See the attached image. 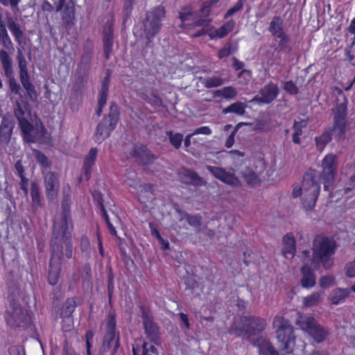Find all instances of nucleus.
<instances>
[{
	"instance_id": "14",
	"label": "nucleus",
	"mask_w": 355,
	"mask_h": 355,
	"mask_svg": "<svg viewBox=\"0 0 355 355\" xmlns=\"http://www.w3.org/2000/svg\"><path fill=\"white\" fill-rule=\"evenodd\" d=\"M140 311L147 338L150 342L159 345L158 328L153 321L151 313L143 306H140Z\"/></svg>"
},
{
	"instance_id": "63",
	"label": "nucleus",
	"mask_w": 355,
	"mask_h": 355,
	"mask_svg": "<svg viewBox=\"0 0 355 355\" xmlns=\"http://www.w3.org/2000/svg\"><path fill=\"white\" fill-rule=\"evenodd\" d=\"M211 132L212 131L209 126H202L200 128L196 129L192 132V135H193V136L199 134L209 135L211 134Z\"/></svg>"
},
{
	"instance_id": "59",
	"label": "nucleus",
	"mask_w": 355,
	"mask_h": 355,
	"mask_svg": "<svg viewBox=\"0 0 355 355\" xmlns=\"http://www.w3.org/2000/svg\"><path fill=\"white\" fill-rule=\"evenodd\" d=\"M345 274L349 277H355V260L346 264Z\"/></svg>"
},
{
	"instance_id": "61",
	"label": "nucleus",
	"mask_w": 355,
	"mask_h": 355,
	"mask_svg": "<svg viewBox=\"0 0 355 355\" xmlns=\"http://www.w3.org/2000/svg\"><path fill=\"white\" fill-rule=\"evenodd\" d=\"M21 0H0V3L4 6H10L13 10H18V6Z\"/></svg>"
},
{
	"instance_id": "56",
	"label": "nucleus",
	"mask_w": 355,
	"mask_h": 355,
	"mask_svg": "<svg viewBox=\"0 0 355 355\" xmlns=\"http://www.w3.org/2000/svg\"><path fill=\"white\" fill-rule=\"evenodd\" d=\"M243 7V2L242 0H239L237 3L230 9H229L225 15V18L233 15L234 13L240 11Z\"/></svg>"
},
{
	"instance_id": "26",
	"label": "nucleus",
	"mask_w": 355,
	"mask_h": 355,
	"mask_svg": "<svg viewBox=\"0 0 355 355\" xmlns=\"http://www.w3.org/2000/svg\"><path fill=\"white\" fill-rule=\"evenodd\" d=\"M350 291L348 288H336L331 291L328 300L334 305H339L343 303L349 296Z\"/></svg>"
},
{
	"instance_id": "16",
	"label": "nucleus",
	"mask_w": 355,
	"mask_h": 355,
	"mask_svg": "<svg viewBox=\"0 0 355 355\" xmlns=\"http://www.w3.org/2000/svg\"><path fill=\"white\" fill-rule=\"evenodd\" d=\"M44 180L47 198L49 200H54L60 188L58 174L51 171L47 172L44 175Z\"/></svg>"
},
{
	"instance_id": "46",
	"label": "nucleus",
	"mask_w": 355,
	"mask_h": 355,
	"mask_svg": "<svg viewBox=\"0 0 355 355\" xmlns=\"http://www.w3.org/2000/svg\"><path fill=\"white\" fill-rule=\"evenodd\" d=\"M80 248L81 252L87 259L90 257L91 246L89 239L86 236H83L80 241Z\"/></svg>"
},
{
	"instance_id": "54",
	"label": "nucleus",
	"mask_w": 355,
	"mask_h": 355,
	"mask_svg": "<svg viewBox=\"0 0 355 355\" xmlns=\"http://www.w3.org/2000/svg\"><path fill=\"white\" fill-rule=\"evenodd\" d=\"M75 300L73 299H68L63 306V313L65 315H70L75 310Z\"/></svg>"
},
{
	"instance_id": "35",
	"label": "nucleus",
	"mask_w": 355,
	"mask_h": 355,
	"mask_svg": "<svg viewBox=\"0 0 355 355\" xmlns=\"http://www.w3.org/2000/svg\"><path fill=\"white\" fill-rule=\"evenodd\" d=\"M199 80L205 87L208 89L220 87L226 82V80L220 76L215 75L205 78L200 77Z\"/></svg>"
},
{
	"instance_id": "17",
	"label": "nucleus",
	"mask_w": 355,
	"mask_h": 355,
	"mask_svg": "<svg viewBox=\"0 0 355 355\" xmlns=\"http://www.w3.org/2000/svg\"><path fill=\"white\" fill-rule=\"evenodd\" d=\"M130 155L144 165L150 164L155 160V157L148 150L146 146L142 145L133 146Z\"/></svg>"
},
{
	"instance_id": "31",
	"label": "nucleus",
	"mask_w": 355,
	"mask_h": 355,
	"mask_svg": "<svg viewBox=\"0 0 355 355\" xmlns=\"http://www.w3.org/2000/svg\"><path fill=\"white\" fill-rule=\"evenodd\" d=\"M126 179L125 180V183L133 189H137L139 188H142V190H145L146 191L151 192V186L149 184H145L143 187L140 184V181L138 179L137 174L135 171H130L126 174Z\"/></svg>"
},
{
	"instance_id": "52",
	"label": "nucleus",
	"mask_w": 355,
	"mask_h": 355,
	"mask_svg": "<svg viewBox=\"0 0 355 355\" xmlns=\"http://www.w3.org/2000/svg\"><path fill=\"white\" fill-rule=\"evenodd\" d=\"M335 278L332 275H324L320 278V286L322 288H327L334 285Z\"/></svg>"
},
{
	"instance_id": "55",
	"label": "nucleus",
	"mask_w": 355,
	"mask_h": 355,
	"mask_svg": "<svg viewBox=\"0 0 355 355\" xmlns=\"http://www.w3.org/2000/svg\"><path fill=\"white\" fill-rule=\"evenodd\" d=\"M184 175L187 177V182L197 183L202 181V179L193 171L186 170Z\"/></svg>"
},
{
	"instance_id": "38",
	"label": "nucleus",
	"mask_w": 355,
	"mask_h": 355,
	"mask_svg": "<svg viewBox=\"0 0 355 355\" xmlns=\"http://www.w3.org/2000/svg\"><path fill=\"white\" fill-rule=\"evenodd\" d=\"M23 87L26 91L27 95L30 100L33 102H36L37 100V93L35 90V86L30 80V76H25L19 78Z\"/></svg>"
},
{
	"instance_id": "15",
	"label": "nucleus",
	"mask_w": 355,
	"mask_h": 355,
	"mask_svg": "<svg viewBox=\"0 0 355 355\" xmlns=\"http://www.w3.org/2000/svg\"><path fill=\"white\" fill-rule=\"evenodd\" d=\"M207 169L214 176L223 183L231 187H239V180L234 173L227 171L225 168L216 166H207Z\"/></svg>"
},
{
	"instance_id": "11",
	"label": "nucleus",
	"mask_w": 355,
	"mask_h": 355,
	"mask_svg": "<svg viewBox=\"0 0 355 355\" xmlns=\"http://www.w3.org/2000/svg\"><path fill=\"white\" fill-rule=\"evenodd\" d=\"M106 331L103 337L101 354L106 353L112 347V355H115L119 347V334L116 332V320L112 314H109L106 322Z\"/></svg>"
},
{
	"instance_id": "27",
	"label": "nucleus",
	"mask_w": 355,
	"mask_h": 355,
	"mask_svg": "<svg viewBox=\"0 0 355 355\" xmlns=\"http://www.w3.org/2000/svg\"><path fill=\"white\" fill-rule=\"evenodd\" d=\"M234 26L235 22L234 20H230L218 29H215L213 27V29L209 33V37L211 40L223 38L225 37L229 33L233 31Z\"/></svg>"
},
{
	"instance_id": "45",
	"label": "nucleus",
	"mask_w": 355,
	"mask_h": 355,
	"mask_svg": "<svg viewBox=\"0 0 355 355\" xmlns=\"http://www.w3.org/2000/svg\"><path fill=\"white\" fill-rule=\"evenodd\" d=\"M31 196L32 198L33 206L34 207L40 206V191L38 185L35 182L31 183Z\"/></svg>"
},
{
	"instance_id": "40",
	"label": "nucleus",
	"mask_w": 355,
	"mask_h": 355,
	"mask_svg": "<svg viewBox=\"0 0 355 355\" xmlns=\"http://www.w3.org/2000/svg\"><path fill=\"white\" fill-rule=\"evenodd\" d=\"M0 42L4 49L13 51V43L8 33L3 21H0Z\"/></svg>"
},
{
	"instance_id": "32",
	"label": "nucleus",
	"mask_w": 355,
	"mask_h": 355,
	"mask_svg": "<svg viewBox=\"0 0 355 355\" xmlns=\"http://www.w3.org/2000/svg\"><path fill=\"white\" fill-rule=\"evenodd\" d=\"M324 293L322 291H317L304 297L302 299V304L306 307L315 306L323 301Z\"/></svg>"
},
{
	"instance_id": "62",
	"label": "nucleus",
	"mask_w": 355,
	"mask_h": 355,
	"mask_svg": "<svg viewBox=\"0 0 355 355\" xmlns=\"http://www.w3.org/2000/svg\"><path fill=\"white\" fill-rule=\"evenodd\" d=\"M191 17V12L190 8H185L184 11L180 12V18L183 24L189 26V24H185L190 19Z\"/></svg>"
},
{
	"instance_id": "39",
	"label": "nucleus",
	"mask_w": 355,
	"mask_h": 355,
	"mask_svg": "<svg viewBox=\"0 0 355 355\" xmlns=\"http://www.w3.org/2000/svg\"><path fill=\"white\" fill-rule=\"evenodd\" d=\"M96 155L97 150L96 148H92L84 160L83 170L86 180H88L89 178L90 168L94 164Z\"/></svg>"
},
{
	"instance_id": "2",
	"label": "nucleus",
	"mask_w": 355,
	"mask_h": 355,
	"mask_svg": "<svg viewBox=\"0 0 355 355\" xmlns=\"http://www.w3.org/2000/svg\"><path fill=\"white\" fill-rule=\"evenodd\" d=\"M336 249V244L333 239L317 236L313 241L311 264L315 269L322 267L329 270L334 264V256Z\"/></svg>"
},
{
	"instance_id": "60",
	"label": "nucleus",
	"mask_w": 355,
	"mask_h": 355,
	"mask_svg": "<svg viewBox=\"0 0 355 355\" xmlns=\"http://www.w3.org/2000/svg\"><path fill=\"white\" fill-rule=\"evenodd\" d=\"M10 355H25V351L22 346L15 345L8 349Z\"/></svg>"
},
{
	"instance_id": "58",
	"label": "nucleus",
	"mask_w": 355,
	"mask_h": 355,
	"mask_svg": "<svg viewBox=\"0 0 355 355\" xmlns=\"http://www.w3.org/2000/svg\"><path fill=\"white\" fill-rule=\"evenodd\" d=\"M283 88L290 94H296L297 93V87L292 81L285 82Z\"/></svg>"
},
{
	"instance_id": "44",
	"label": "nucleus",
	"mask_w": 355,
	"mask_h": 355,
	"mask_svg": "<svg viewBox=\"0 0 355 355\" xmlns=\"http://www.w3.org/2000/svg\"><path fill=\"white\" fill-rule=\"evenodd\" d=\"M166 134L168 137L171 144L176 149L180 148L183 140V135L178 132L173 133L172 131H167Z\"/></svg>"
},
{
	"instance_id": "6",
	"label": "nucleus",
	"mask_w": 355,
	"mask_h": 355,
	"mask_svg": "<svg viewBox=\"0 0 355 355\" xmlns=\"http://www.w3.org/2000/svg\"><path fill=\"white\" fill-rule=\"evenodd\" d=\"M23 108L21 103H16L15 108V115L19 122V125L23 135L24 140L27 143H34L42 137L44 132L43 125L40 126V130H35L33 125L29 122L30 112L27 111L28 103L24 102Z\"/></svg>"
},
{
	"instance_id": "57",
	"label": "nucleus",
	"mask_w": 355,
	"mask_h": 355,
	"mask_svg": "<svg viewBox=\"0 0 355 355\" xmlns=\"http://www.w3.org/2000/svg\"><path fill=\"white\" fill-rule=\"evenodd\" d=\"M233 53L232 49V46L230 44H227L224 46V47L220 49L218 53V58L219 59H222L223 58L227 57Z\"/></svg>"
},
{
	"instance_id": "24",
	"label": "nucleus",
	"mask_w": 355,
	"mask_h": 355,
	"mask_svg": "<svg viewBox=\"0 0 355 355\" xmlns=\"http://www.w3.org/2000/svg\"><path fill=\"white\" fill-rule=\"evenodd\" d=\"M220 0H211L203 3L200 12L202 17H207L210 15H218L222 8Z\"/></svg>"
},
{
	"instance_id": "8",
	"label": "nucleus",
	"mask_w": 355,
	"mask_h": 355,
	"mask_svg": "<svg viewBox=\"0 0 355 355\" xmlns=\"http://www.w3.org/2000/svg\"><path fill=\"white\" fill-rule=\"evenodd\" d=\"M119 119V110L116 104L112 103L110 113L98 124L94 135V139L97 143L103 142L116 128Z\"/></svg>"
},
{
	"instance_id": "5",
	"label": "nucleus",
	"mask_w": 355,
	"mask_h": 355,
	"mask_svg": "<svg viewBox=\"0 0 355 355\" xmlns=\"http://www.w3.org/2000/svg\"><path fill=\"white\" fill-rule=\"evenodd\" d=\"M267 325V321L264 318L246 315L241 317L239 322H234L230 328L229 333L251 341L252 338L263 331Z\"/></svg>"
},
{
	"instance_id": "41",
	"label": "nucleus",
	"mask_w": 355,
	"mask_h": 355,
	"mask_svg": "<svg viewBox=\"0 0 355 355\" xmlns=\"http://www.w3.org/2000/svg\"><path fill=\"white\" fill-rule=\"evenodd\" d=\"M245 107L246 105L245 103L237 101L224 108L222 111V113L225 114L228 113H233L241 116L245 114Z\"/></svg>"
},
{
	"instance_id": "48",
	"label": "nucleus",
	"mask_w": 355,
	"mask_h": 355,
	"mask_svg": "<svg viewBox=\"0 0 355 355\" xmlns=\"http://www.w3.org/2000/svg\"><path fill=\"white\" fill-rule=\"evenodd\" d=\"M279 40L278 41L277 46L275 49L277 51H282L286 49H288V51L291 50L290 46V38L289 37L285 34L280 37H279Z\"/></svg>"
},
{
	"instance_id": "28",
	"label": "nucleus",
	"mask_w": 355,
	"mask_h": 355,
	"mask_svg": "<svg viewBox=\"0 0 355 355\" xmlns=\"http://www.w3.org/2000/svg\"><path fill=\"white\" fill-rule=\"evenodd\" d=\"M70 202L67 198H64L62 202V213L60 220L55 222L54 225H58L59 226H67L68 229H72V223L70 217L69 212Z\"/></svg>"
},
{
	"instance_id": "10",
	"label": "nucleus",
	"mask_w": 355,
	"mask_h": 355,
	"mask_svg": "<svg viewBox=\"0 0 355 355\" xmlns=\"http://www.w3.org/2000/svg\"><path fill=\"white\" fill-rule=\"evenodd\" d=\"M296 325L308 333L316 342L323 341L327 335V331L311 316L300 314L295 321Z\"/></svg>"
},
{
	"instance_id": "42",
	"label": "nucleus",
	"mask_w": 355,
	"mask_h": 355,
	"mask_svg": "<svg viewBox=\"0 0 355 355\" xmlns=\"http://www.w3.org/2000/svg\"><path fill=\"white\" fill-rule=\"evenodd\" d=\"M241 174L245 182L249 184H256L259 182L257 175L250 168L245 167L241 171Z\"/></svg>"
},
{
	"instance_id": "25",
	"label": "nucleus",
	"mask_w": 355,
	"mask_h": 355,
	"mask_svg": "<svg viewBox=\"0 0 355 355\" xmlns=\"http://www.w3.org/2000/svg\"><path fill=\"white\" fill-rule=\"evenodd\" d=\"M61 11L62 19L67 26L74 24L75 5L72 0H68Z\"/></svg>"
},
{
	"instance_id": "34",
	"label": "nucleus",
	"mask_w": 355,
	"mask_h": 355,
	"mask_svg": "<svg viewBox=\"0 0 355 355\" xmlns=\"http://www.w3.org/2000/svg\"><path fill=\"white\" fill-rule=\"evenodd\" d=\"M346 121H335L331 133L338 141H343L345 138Z\"/></svg>"
},
{
	"instance_id": "21",
	"label": "nucleus",
	"mask_w": 355,
	"mask_h": 355,
	"mask_svg": "<svg viewBox=\"0 0 355 355\" xmlns=\"http://www.w3.org/2000/svg\"><path fill=\"white\" fill-rule=\"evenodd\" d=\"M15 123L10 119L3 117L0 125V140L3 144L10 141Z\"/></svg>"
},
{
	"instance_id": "19",
	"label": "nucleus",
	"mask_w": 355,
	"mask_h": 355,
	"mask_svg": "<svg viewBox=\"0 0 355 355\" xmlns=\"http://www.w3.org/2000/svg\"><path fill=\"white\" fill-rule=\"evenodd\" d=\"M278 94L277 85L273 83H270L261 89L260 96H257L256 100L261 103H270L277 98Z\"/></svg>"
},
{
	"instance_id": "1",
	"label": "nucleus",
	"mask_w": 355,
	"mask_h": 355,
	"mask_svg": "<svg viewBox=\"0 0 355 355\" xmlns=\"http://www.w3.org/2000/svg\"><path fill=\"white\" fill-rule=\"evenodd\" d=\"M337 167L336 156L334 154H328L322 160L320 175L316 170L309 169L304 173L301 185H296L293 188V197L302 196V204L305 209L311 210L315 206L320 189V177L324 182V190H328L329 187L334 181Z\"/></svg>"
},
{
	"instance_id": "29",
	"label": "nucleus",
	"mask_w": 355,
	"mask_h": 355,
	"mask_svg": "<svg viewBox=\"0 0 355 355\" xmlns=\"http://www.w3.org/2000/svg\"><path fill=\"white\" fill-rule=\"evenodd\" d=\"M64 263L60 261H54L51 259L49 262V270L48 281L51 285H55L59 279L62 265Z\"/></svg>"
},
{
	"instance_id": "64",
	"label": "nucleus",
	"mask_w": 355,
	"mask_h": 355,
	"mask_svg": "<svg viewBox=\"0 0 355 355\" xmlns=\"http://www.w3.org/2000/svg\"><path fill=\"white\" fill-rule=\"evenodd\" d=\"M238 77L243 78L245 83H248L252 78V72L250 70L243 69L238 74Z\"/></svg>"
},
{
	"instance_id": "12",
	"label": "nucleus",
	"mask_w": 355,
	"mask_h": 355,
	"mask_svg": "<svg viewBox=\"0 0 355 355\" xmlns=\"http://www.w3.org/2000/svg\"><path fill=\"white\" fill-rule=\"evenodd\" d=\"M0 62L4 71L5 76L9 78V87L11 92L16 95H19V97L22 98L21 86L12 76V60L6 50L0 49Z\"/></svg>"
},
{
	"instance_id": "47",
	"label": "nucleus",
	"mask_w": 355,
	"mask_h": 355,
	"mask_svg": "<svg viewBox=\"0 0 355 355\" xmlns=\"http://www.w3.org/2000/svg\"><path fill=\"white\" fill-rule=\"evenodd\" d=\"M155 343L150 341H144L141 347V355H158V352L157 348L155 347Z\"/></svg>"
},
{
	"instance_id": "23",
	"label": "nucleus",
	"mask_w": 355,
	"mask_h": 355,
	"mask_svg": "<svg viewBox=\"0 0 355 355\" xmlns=\"http://www.w3.org/2000/svg\"><path fill=\"white\" fill-rule=\"evenodd\" d=\"M210 19H198L193 24V28L199 27L200 29L196 31L193 33H191V36L193 37H198L202 35H205L206 34H208L209 36V33H211V31L213 29V26L210 24L211 22Z\"/></svg>"
},
{
	"instance_id": "49",
	"label": "nucleus",
	"mask_w": 355,
	"mask_h": 355,
	"mask_svg": "<svg viewBox=\"0 0 355 355\" xmlns=\"http://www.w3.org/2000/svg\"><path fill=\"white\" fill-rule=\"evenodd\" d=\"M103 41L105 52L107 55L108 52L111 50L112 46V29L110 26L105 31V37Z\"/></svg>"
},
{
	"instance_id": "51",
	"label": "nucleus",
	"mask_w": 355,
	"mask_h": 355,
	"mask_svg": "<svg viewBox=\"0 0 355 355\" xmlns=\"http://www.w3.org/2000/svg\"><path fill=\"white\" fill-rule=\"evenodd\" d=\"M248 123H239L235 127H234V130L232 132V133L230 135V136L227 137V139H226L225 141V146L230 148H231L234 143V137H235V135L236 134L238 130L240 128V127L243 125H247Z\"/></svg>"
},
{
	"instance_id": "33",
	"label": "nucleus",
	"mask_w": 355,
	"mask_h": 355,
	"mask_svg": "<svg viewBox=\"0 0 355 355\" xmlns=\"http://www.w3.org/2000/svg\"><path fill=\"white\" fill-rule=\"evenodd\" d=\"M268 31L276 39L285 35L283 28V21L279 17H274L270 23Z\"/></svg>"
},
{
	"instance_id": "30",
	"label": "nucleus",
	"mask_w": 355,
	"mask_h": 355,
	"mask_svg": "<svg viewBox=\"0 0 355 355\" xmlns=\"http://www.w3.org/2000/svg\"><path fill=\"white\" fill-rule=\"evenodd\" d=\"M337 94L340 98H342L341 103L337 106L336 111L334 116L335 121H346L345 116L347 114V98L343 92L339 89L336 88L335 89Z\"/></svg>"
},
{
	"instance_id": "36",
	"label": "nucleus",
	"mask_w": 355,
	"mask_h": 355,
	"mask_svg": "<svg viewBox=\"0 0 355 355\" xmlns=\"http://www.w3.org/2000/svg\"><path fill=\"white\" fill-rule=\"evenodd\" d=\"M237 94L236 89L232 86L224 87L213 92L214 97H220L227 100L234 99Z\"/></svg>"
},
{
	"instance_id": "13",
	"label": "nucleus",
	"mask_w": 355,
	"mask_h": 355,
	"mask_svg": "<svg viewBox=\"0 0 355 355\" xmlns=\"http://www.w3.org/2000/svg\"><path fill=\"white\" fill-rule=\"evenodd\" d=\"M300 257L301 261L304 263L301 268L302 275L301 279L302 286L306 288H311L315 285V275L309 266L311 258L310 252L307 250L302 251Z\"/></svg>"
},
{
	"instance_id": "18",
	"label": "nucleus",
	"mask_w": 355,
	"mask_h": 355,
	"mask_svg": "<svg viewBox=\"0 0 355 355\" xmlns=\"http://www.w3.org/2000/svg\"><path fill=\"white\" fill-rule=\"evenodd\" d=\"M130 155L144 165L150 164L155 160V157L148 150L146 146L142 145L133 146Z\"/></svg>"
},
{
	"instance_id": "9",
	"label": "nucleus",
	"mask_w": 355,
	"mask_h": 355,
	"mask_svg": "<svg viewBox=\"0 0 355 355\" xmlns=\"http://www.w3.org/2000/svg\"><path fill=\"white\" fill-rule=\"evenodd\" d=\"M165 18V10L162 6L154 8L146 15L144 21V33L146 40L150 42L159 33L162 27V21Z\"/></svg>"
},
{
	"instance_id": "4",
	"label": "nucleus",
	"mask_w": 355,
	"mask_h": 355,
	"mask_svg": "<svg viewBox=\"0 0 355 355\" xmlns=\"http://www.w3.org/2000/svg\"><path fill=\"white\" fill-rule=\"evenodd\" d=\"M275 336L282 355L291 354L295 345L294 328L288 320L275 315L272 321Z\"/></svg>"
},
{
	"instance_id": "22",
	"label": "nucleus",
	"mask_w": 355,
	"mask_h": 355,
	"mask_svg": "<svg viewBox=\"0 0 355 355\" xmlns=\"http://www.w3.org/2000/svg\"><path fill=\"white\" fill-rule=\"evenodd\" d=\"M295 240L291 233L286 234L283 237L282 254L286 259L293 258L295 254Z\"/></svg>"
},
{
	"instance_id": "50",
	"label": "nucleus",
	"mask_w": 355,
	"mask_h": 355,
	"mask_svg": "<svg viewBox=\"0 0 355 355\" xmlns=\"http://www.w3.org/2000/svg\"><path fill=\"white\" fill-rule=\"evenodd\" d=\"M35 157L37 159V162L44 168H49L50 166V163L48 160V158L45 155H44L42 152L35 150H34Z\"/></svg>"
},
{
	"instance_id": "53",
	"label": "nucleus",
	"mask_w": 355,
	"mask_h": 355,
	"mask_svg": "<svg viewBox=\"0 0 355 355\" xmlns=\"http://www.w3.org/2000/svg\"><path fill=\"white\" fill-rule=\"evenodd\" d=\"M185 218L188 223L194 227L199 228L201 226V218L198 215L184 214Z\"/></svg>"
},
{
	"instance_id": "7",
	"label": "nucleus",
	"mask_w": 355,
	"mask_h": 355,
	"mask_svg": "<svg viewBox=\"0 0 355 355\" xmlns=\"http://www.w3.org/2000/svg\"><path fill=\"white\" fill-rule=\"evenodd\" d=\"M7 324L14 330L26 329L31 324L28 311L16 302H12L5 315Z\"/></svg>"
},
{
	"instance_id": "43",
	"label": "nucleus",
	"mask_w": 355,
	"mask_h": 355,
	"mask_svg": "<svg viewBox=\"0 0 355 355\" xmlns=\"http://www.w3.org/2000/svg\"><path fill=\"white\" fill-rule=\"evenodd\" d=\"M332 137L334 136L331 133V130H329L324 132L319 137L315 138L316 146L318 149L322 151L325 145L331 140Z\"/></svg>"
},
{
	"instance_id": "20",
	"label": "nucleus",
	"mask_w": 355,
	"mask_h": 355,
	"mask_svg": "<svg viewBox=\"0 0 355 355\" xmlns=\"http://www.w3.org/2000/svg\"><path fill=\"white\" fill-rule=\"evenodd\" d=\"M7 25L17 43L20 46L24 45L26 44L25 37L20 24L10 16L7 17Z\"/></svg>"
},
{
	"instance_id": "37",
	"label": "nucleus",
	"mask_w": 355,
	"mask_h": 355,
	"mask_svg": "<svg viewBox=\"0 0 355 355\" xmlns=\"http://www.w3.org/2000/svg\"><path fill=\"white\" fill-rule=\"evenodd\" d=\"M16 60L19 68V78L29 76L27 67L28 63L21 48H17Z\"/></svg>"
},
{
	"instance_id": "3",
	"label": "nucleus",
	"mask_w": 355,
	"mask_h": 355,
	"mask_svg": "<svg viewBox=\"0 0 355 355\" xmlns=\"http://www.w3.org/2000/svg\"><path fill=\"white\" fill-rule=\"evenodd\" d=\"M71 230L67 226L53 225L51 241V257L54 261L64 263L73 257Z\"/></svg>"
}]
</instances>
